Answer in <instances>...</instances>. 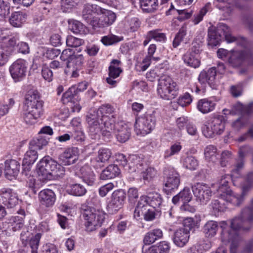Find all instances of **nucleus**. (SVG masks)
Returning <instances> with one entry per match:
<instances>
[{
    "mask_svg": "<svg viewBox=\"0 0 253 253\" xmlns=\"http://www.w3.org/2000/svg\"><path fill=\"white\" fill-rule=\"evenodd\" d=\"M115 112L113 106L106 104L101 105L96 112L86 116V121L92 139L99 138L100 132L105 138H111L114 128Z\"/></svg>",
    "mask_w": 253,
    "mask_h": 253,
    "instance_id": "nucleus-1",
    "label": "nucleus"
},
{
    "mask_svg": "<svg viewBox=\"0 0 253 253\" xmlns=\"http://www.w3.org/2000/svg\"><path fill=\"white\" fill-rule=\"evenodd\" d=\"M253 225V199L251 205L244 208L239 216L236 217L231 221L230 229L228 232H223L222 240L231 243L230 253H236L241 238L238 231L241 229L249 230Z\"/></svg>",
    "mask_w": 253,
    "mask_h": 253,
    "instance_id": "nucleus-2",
    "label": "nucleus"
},
{
    "mask_svg": "<svg viewBox=\"0 0 253 253\" xmlns=\"http://www.w3.org/2000/svg\"><path fill=\"white\" fill-rule=\"evenodd\" d=\"M228 175L222 176L218 183L215 185L218 187L217 190L221 200L226 202L227 204L230 203L235 206H239L243 201L247 188L244 187L241 195L235 194L228 187Z\"/></svg>",
    "mask_w": 253,
    "mask_h": 253,
    "instance_id": "nucleus-3",
    "label": "nucleus"
},
{
    "mask_svg": "<svg viewBox=\"0 0 253 253\" xmlns=\"http://www.w3.org/2000/svg\"><path fill=\"white\" fill-rule=\"evenodd\" d=\"M37 173L41 179H50L51 176H61L64 174V168L49 156L43 157L37 165Z\"/></svg>",
    "mask_w": 253,
    "mask_h": 253,
    "instance_id": "nucleus-4",
    "label": "nucleus"
},
{
    "mask_svg": "<svg viewBox=\"0 0 253 253\" xmlns=\"http://www.w3.org/2000/svg\"><path fill=\"white\" fill-rule=\"evenodd\" d=\"M81 210L86 231H93L101 226L105 219L102 211L86 205H82Z\"/></svg>",
    "mask_w": 253,
    "mask_h": 253,
    "instance_id": "nucleus-5",
    "label": "nucleus"
},
{
    "mask_svg": "<svg viewBox=\"0 0 253 253\" xmlns=\"http://www.w3.org/2000/svg\"><path fill=\"white\" fill-rule=\"evenodd\" d=\"M208 36V45L212 46L218 45L220 43V42L223 39L228 43L234 42L238 43L236 38L231 35L229 27L223 23L219 24L217 30L214 27L209 28Z\"/></svg>",
    "mask_w": 253,
    "mask_h": 253,
    "instance_id": "nucleus-6",
    "label": "nucleus"
},
{
    "mask_svg": "<svg viewBox=\"0 0 253 253\" xmlns=\"http://www.w3.org/2000/svg\"><path fill=\"white\" fill-rule=\"evenodd\" d=\"M178 87L170 77L163 75L158 80L157 91L162 98L171 100L177 95Z\"/></svg>",
    "mask_w": 253,
    "mask_h": 253,
    "instance_id": "nucleus-7",
    "label": "nucleus"
},
{
    "mask_svg": "<svg viewBox=\"0 0 253 253\" xmlns=\"http://www.w3.org/2000/svg\"><path fill=\"white\" fill-rule=\"evenodd\" d=\"M156 125V117L154 114H146L137 118L134 124L136 133L146 135L154 128Z\"/></svg>",
    "mask_w": 253,
    "mask_h": 253,
    "instance_id": "nucleus-8",
    "label": "nucleus"
},
{
    "mask_svg": "<svg viewBox=\"0 0 253 253\" xmlns=\"http://www.w3.org/2000/svg\"><path fill=\"white\" fill-rule=\"evenodd\" d=\"M126 199V193L124 190L118 189L114 191L107 206L108 212L111 214L117 212L123 207Z\"/></svg>",
    "mask_w": 253,
    "mask_h": 253,
    "instance_id": "nucleus-9",
    "label": "nucleus"
},
{
    "mask_svg": "<svg viewBox=\"0 0 253 253\" xmlns=\"http://www.w3.org/2000/svg\"><path fill=\"white\" fill-rule=\"evenodd\" d=\"M27 69L26 61L22 59L14 61L9 68L10 75L15 83L22 81L25 78Z\"/></svg>",
    "mask_w": 253,
    "mask_h": 253,
    "instance_id": "nucleus-10",
    "label": "nucleus"
},
{
    "mask_svg": "<svg viewBox=\"0 0 253 253\" xmlns=\"http://www.w3.org/2000/svg\"><path fill=\"white\" fill-rule=\"evenodd\" d=\"M18 40L17 37H12L9 38L7 42H0V67L6 64L8 57L14 51Z\"/></svg>",
    "mask_w": 253,
    "mask_h": 253,
    "instance_id": "nucleus-11",
    "label": "nucleus"
},
{
    "mask_svg": "<svg viewBox=\"0 0 253 253\" xmlns=\"http://www.w3.org/2000/svg\"><path fill=\"white\" fill-rule=\"evenodd\" d=\"M164 174L166 179L165 186L168 188L164 190L169 191L177 188L180 184L179 174L173 168H169L165 169Z\"/></svg>",
    "mask_w": 253,
    "mask_h": 253,
    "instance_id": "nucleus-12",
    "label": "nucleus"
},
{
    "mask_svg": "<svg viewBox=\"0 0 253 253\" xmlns=\"http://www.w3.org/2000/svg\"><path fill=\"white\" fill-rule=\"evenodd\" d=\"M102 12V8L93 4L86 3L84 6L82 11V17L87 23L93 27V22L97 19L96 15Z\"/></svg>",
    "mask_w": 253,
    "mask_h": 253,
    "instance_id": "nucleus-13",
    "label": "nucleus"
},
{
    "mask_svg": "<svg viewBox=\"0 0 253 253\" xmlns=\"http://www.w3.org/2000/svg\"><path fill=\"white\" fill-rule=\"evenodd\" d=\"M100 14L102 15L93 22L94 29L110 26L116 20V15L115 13L110 10L102 8V12Z\"/></svg>",
    "mask_w": 253,
    "mask_h": 253,
    "instance_id": "nucleus-14",
    "label": "nucleus"
},
{
    "mask_svg": "<svg viewBox=\"0 0 253 253\" xmlns=\"http://www.w3.org/2000/svg\"><path fill=\"white\" fill-rule=\"evenodd\" d=\"M118 141L121 143L126 142L130 135V127L123 122L114 123V131Z\"/></svg>",
    "mask_w": 253,
    "mask_h": 253,
    "instance_id": "nucleus-15",
    "label": "nucleus"
},
{
    "mask_svg": "<svg viewBox=\"0 0 253 253\" xmlns=\"http://www.w3.org/2000/svg\"><path fill=\"white\" fill-rule=\"evenodd\" d=\"M208 124L210 126L212 134L209 133L210 137H212V134H221L225 128V120L224 117L221 115H214L209 120Z\"/></svg>",
    "mask_w": 253,
    "mask_h": 253,
    "instance_id": "nucleus-16",
    "label": "nucleus"
},
{
    "mask_svg": "<svg viewBox=\"0 0 253 253\" xmlns=\"http://www.w3.org/2000/svg\"><path fill=\"white\" fill-rule=\"evenodd\" d=\"M8 208L14 207L18 202L17 196L10 189L3 188L0 190V201Z\"/></svg>",
    "mask_w": 253,
    "mask_h": 253,
    "instance_id": "nucleus-17",
    "label": "nucleus"
},
{
    "mask_svg": "<svg viewBox=\"0 0 253 253\" xmlns=\"http://www.w3.org/2000/svg\"><path fill=\"white\" fill-rule=\"evenodd\" d=\"M20 164L15 160H7L4 163V172L10 180L15 179L19 172Z\"/></svg>",
    "mask_w": 253,
    "mask_h": 253,
    "instance_id": "nucleus-18",
    "label": "nucleus"
},
{
    "mask_svg": "<svg viewBox=\"0 0 253 253\" xmlns=\"http://www.w3.org/2000/svg\"><path fill=\"white\" fill-rule=\"evenodd\" d=\"M78 154V148L74 147L68 148L59 155V161L64 165H70L75 162Z\"/></svg>",
    "mask_w": 253,
    "mask_h": 253,
    "instance_id": "nucleus-19",
    "label": "nucleus"
},
{
    "mask_svg": "<svg viewBox=\"0 0 253 253\" xmlns=\"http://www.w3.org/2000/svg\"><path fill=\"white\" fill-rule=\"evenodd\" d=\"M251 148L247 145L243 146L240 148L239 155L240 160L231 170V176L233 178H238L240 175V171L244 165L243 158L251 152Z\"/></svg>",
    "mask_w": 253,
    "mask_h": 253,
    "instance_id": "nucleus-20",
    "label": "nucleus"
},
{
    "mask_svg": "<svg viewBox=\"0 0 253 253\" xmlns=\"http://www.w3.org/2000/svg\"><path fill=\"white\" fill-rule=\"evenodd\" d=\"M190 238V233L185 229L180 228L176 230L172 237L173 243L178 247H183L188 242Z\"/></svg>",
    "mask_w": 253,
    "mask_h": 253,
    "instance_id": "nucleus-21",
    "label": "nucleus"
},
{
    "mask_svg": "<svg viewBox=\"0 0 253 253\" xmlns=\"http://www.w3.org/2000/svg\"><path fill=\"white\" fill-rule=\"evenodd\" d=\"M121 61L117 59H113L110 63L109 67V77L107 78L106 82L109 84L115 85L117 81L115 80L122 72V69L119 67Z\"/></svg>",
    "mask_w": 253,
    "mask_h": 253,
    "instance_id": "nucleus-22",
    "label": "nucleus"
},
{
    "mask_svg": "<svg viewBox=\"0 0 253 253\" xmlns=\"http://www.w3.org/2000/svg\"><path fill=\"white\" fill-rule=\"evenodd\" d=\"M38 157L37 149L32 148L31 146L29 145V149L25 154L23 160V171L22 173L27 175V171L30 170V166L34 164Z\"/></svg>",
    "mask_w": 253,
    "mask_h": 253,
    "instance_id": "nucleus-23",
    "label": "nucleus"
},
{
    "mask_svg": "<svg viewBox=\"0 0 253 253\" xmlns=\"http://www.w3.org/2000/svg\"><path fill=\"white\" fill-rule=\"evenodd\" d=\"M39 197L41 204L46 207L52 206L56 200L55 193L48 189L42 190L39 194Z\"/></svg>",
    "mask_w": 253,
    "mask_h": 253,
    "instance_id": "nucleus-24",
    "label": "nucleus"
},
{
    "mask_svg": "<svg viewBox=\"0 0 253 253\" xmlns=\"http://www.w3.org/2000/svg\"><path fill=\"white\" fill-rule=\"evenodd\" d=\"M248 56V53L245 50L235 51L232 52L228 57V61L232 66L237 67L242 64Z\"/></svg>",
    "mask_w": 253,
    "mask_h": 253,
    "instance_id": "nucleus-25",
    "label": "nucleus"
},
{
    "mask_svg": "<svg viewBox=\"0 0 253 253\" xmlns=\"http://www.w3.org/2000/svg\"><path fill=\"white\" fill-rule=\"evenodd\" d=\"M147 201L145 197L143 196L140 197V200L134 211V216L135 218H137L143 217L150 210L149 207L151 206H149Z\"/></svg>",
    "mask_w": 253,
    "mask_h": 253,
    "instance_id": "nucleus-26",
    "label": "nucleus"
},
{
    "mask_svg": "<svg viewBox=\"0 0 253 253\" xmlns=\"http://www.w3.org/2000/svg\"><path fill=\"white\" fill-rule=\"evenodd\" d=\"M170 249L169 243L164 241L150 247L142 253H169Z\"/></svg>",
    "mask_w": 253,
    "mask_h": 253,
    "instance_id": "nucleus-27",
    "label": "nucleus"
},
{
    "mask_svg": "<svg viewBox=\"0 0 253 253\" xmlns=\"http://www.w3.org/2000/svg\"><path fill=\"white\" fill-rule=\"evenodd\" d=\"M80 177L88 185L91 186L94 183L95 176L88 166L82 167L80 170Z\"/></svg>",
    "mask_w": 253,
    "mask_h": 253,
    "instance_id": "nucleus-28",
    "label": "nucleus"
},
{
    "mask_svg": "<svg viewBox=\"0 0 253 253\" xmlns=\"http://www.w3.org/2000/svg\"><path fill=\"white\" fill-rule=\"evenodd\" d=\"M121 171L117 165H110L101 172L100 178L102 180L111 179L118 176Z\"/></svg>",
    "mask_w": 253,
    "mask_h": 253,
    "instance_id": "nucleus-29",
    "label": "nucleus"
},
{
    "mask_svg": "<svg viewBox=\"0 0 253 253\" xmlns=\"http://www.w3.org/2000/svg\"><path fill=\"white\" fill-rule=\"evenodd\" d=\"M146 198L147 202L149 206L155 209L158 211L162 205L163 198L162 196L157 192L149 193L147 196H144Z\"/></svg>",
    "mask_w": 253,
    "mask_h": 253,
    "instance_id": "nucleus-30",
    "label": "nucleus"
},
{
    "mask_svg": "<svg viewBox=\"0 0 253 253\" xmlns=\"http://www.w3.org/2000/svg\"><path fill=\"white\" fill-rule=\"evenodd\" d=\"M128 167L132 171L142 170L146 166L144 161L137 155H131L128 157Z\"/></svg>",
    "mask_w": 253,
    "mask_h": 253,
    "instance_id": "nucleus-31",
    "label": "nucleus"
},
{
    "mask_svg": "<svg viewBox=\"0 0 253 253\" xmlns=\"http://www.w3.org/2000/svg\"><path fill=\"white\" fill-rule=\"evenodd\" d=\"M163 233L160 229H155L147 233L144 236L143 242L145 245H150L158 240L162 238Z\"/></svg>",
    "mask_w": 253,
    "mask_h": 253,
    "instance_id": "nucleus-32",
    "label": "nucleus"
},
{
    "mask_svg": "<svg viewBox=\"0 0 253 253\" xmlns=\"http://www.w3.org/2000/svg\"><path fill=\"white\" fill-rule=\"evenodd\" d=\"M192 198V194L190 189L188 187H185L183 190L180 191L178 194L174 196L172 201L174 204H176L178 202L181 201L183 203H189Z\"/></svg>",
    "mask_w": 253,
    "mask_h": 253,
    "instance_id": "nucleus-33",
    "label": "nucleus"
},
{
    "mask_svg": "<svg viewBox=\"0 0 253 253\" xmlns=\"http://www.w3.org/2000/svg\"><path fill=\"white\" fill-rule=\"evenodd\" d=\"M19 214L20 215L13 216L10 219V226L12 231L14 232L19 231L24 227L23 219L25 217V211L21 210Z\"/></svg>",
    "mask_w": 253,
    "mask_h": 253,
    "instance_id": "nucleus-34",
    "label": "nucleus"
},
{
    "mask_svg": "<svg viewBox=\"0 0 253 253\" xmlns=\"http://www.w3.org/2000/svg\"><path fill=\"white\" fill-rule=\"evenodd\" d=\"M27 17L26 14L18 11L12 13L9 21L13 27H20L25 22Z\"/></svg>",
    "mask_w": 253,
    "mask_h": 253,
    "instance_id": "nucleus-35",
    "label": "nucleus"
},
{
    "mask_svg": "<svg viewBox=\"0 0 253 253\" xmlns=\"http://www.w3.org/2000/svg\"><path fill=\"white\" fill-rule=\"evenodd\" d=\"M42 102H43L41 100L40 93L37 90H30L28 91L25 96V104L27 106Z\"/></svg>",
    "mask_w": 253,
    "mask_h": 253,
    "instance_id": "nucleus-36",
    "label": "nucleus"
},
{
    "mask_svg": "<svg viewBox=\"0 0 253 253\" xmlns=\"http://www.w3.org/2000/svg\"><path fill=\"white\" fill-rule=\"evenodd\" d=\"M140 6L144 11L153 12L158 6V0H140Z\"/></svg>",
    "mask_w": 253,
    "mask_h": 253,
    "instance_id": "nucleus-37",
    "label": "nucleus"
},
{
    "mask_svg": "<svg viewBox=\"0 0 253 253\" xmlns=\"http://www.w3.org/2000/svg\"><path fill=\"white\" fill-rule=\"evenodd\" d=\"M192 191L197 200L201 203L205 202V185L203 183H197L192 187Z\"/></svg>",
    "mask_w": 253,
    "mask_h": 253,
    "instance_id": "nucleus-38",
    "label": "nucleus"
},
{
    "mask_svg": "<svg viewBox=\"0 0 253 253\" xmlns=\"http://www.w3.org/2000/svg\"><path fill=\"white\" fill-rule=\"evenodd\" d=\"M111 150L108 148H101L98 152L95 160L97 163H100L103 164L107 162L112 156Z\"/></svg>",
    "mask_w": 253,
    "mask_h": 253,
    "instance_id": "nucleus-39",
    "label": "nucleus"
},
{
    "mask_svg": "<svg viewBox=\"0 0 253 253\" xmlns=\"http://www.w3.org/2000/svg\"><path fill=\"white\" fill-rule=\"evenodd\" d=\"M69 29L75 34H84L86 32L85 26L77 20L69 21Z\"/></svg>",
    "mask_w": 253,
    "mask_h": 253,
    "instance_id": "nucleus-40",
    "label": "nucleus"
},
{
    "mask_svg": "<svg viewBox=\"0 0 253 253\" xmlns=\"http://www.w3.org/2000/svg\"><path fill=\"white\" fill-rule=\"evenodd\" d=\"M48 143V138L45 136L39 134V135L32 139L29 145L31 146L32 148L36 149H41Z\"/></svg>",
    "mask_w": 253,
    "mask_h": 253,
    "instance_id": "nucleus-41",
    "label": "nucleus"
},
{
    "mask_svg": "<svg viewBox=\"0 0 253 253\" xmlns=\"http://www.w3.org/2000/svg\"><path fill=\"white\" fill-rule=\"evenodd\" d=\"M84 57L82 54H74L72 55L69 60L67 62V67L75 68L76 69H81L84 62Z\"/></svg>",
    "mask_w": 253,
    "mask_h": 253,
    "instance_id": "nucleus-42",
    "label": "nucleus"
},
{
    "mask_svg": "<svg viewBox=\"0 0 253 253\" xmlns=\"http://www.w3.org/2000/svg\"><path fill=\"white\" fill-rule=\"evenodd\" d=\"M67 192L76 196H82L86 193V189L80 184H75L69 186L67 190Z\"/></svg>",
    "mask_w": 253,
    "mask_h": 253,
    "instance_id": "nucleus-43",
    "label": "nucleus"
},
{
    "mask_svg": "<svg viewBox=\"0 0 253 253\" xmlns=\"http://www.w3.org/2000/svg\"><path fill=\"white\" fill-rule=\"evenodd\" d=\"M183 58L184 62L190 67L196 68L200 65V61L193 52H187L184 55Z\"/></svg>",
    "mask_w": 253,
    "mask_h": 253,
    "instance_id": "nucleus-44",
    "label": "nucleus"
},
{
    "mask_svg": "<svg viewBox=\"0 0 253 253\" xmlns=\"http://www.w3.org/2000/svg\"><path fill=\"white\" fill-rule=\"evenodd\" d=\"M216 71L215 67L209 69L207 72V83H208L211 89H216L215 77Z\"/></svg>",
    "mask_w": 253,
    "mask_h": 253,
    "instance_id": "nucleus-45",
    "label": "nucleus"
},
{
    "mask_svg": "<svg viewBox=\"0 0 253 253\" xmlns=\"http://www.w3.org/2000/svg\"><path fill=\"white\" fill-rule=\"evenodd\" d=\"M123 40V37H119L116 35L111 34L104 36L101 39V42L105 45H110L115 44Z\"/></svg>",
    "mask_w": 253,
    "mask_h": 253,
    "instance_id": "nucleus-46",
    "label": "nucleus"
},
{
    "mask_svg": "<svg viewBox=\"0 0 253 253\" xmlns=\"http://www.w3.org/2000/svg\"><path fill=\"white\" fill-rule=\"evenodd\" d=\"M160 31V30L156 29L148 32V38L158 42H165L167 39L165 34L161 33Z\"/></svg>",
    "mask_w": 253,
    "mask_h": 253,
    "instance_id": "nucleus-47",
    "label": "nucleus"
},
{
    "mask_svg": "<svg viewBox=\"0 0 253 253\" xmlns=\"http://www.w3.org/2000/svg\"><path fill=\"white\" fill-rule=\"evenodd\" d=\"M185 168L190 170H195L198 166L197 160L193 156H187L183 161Z\"/></svg>",
    "mask_w": 253,
    "mask_h": 253,
    "instance_id": "nucleus-48",
    "label": "nucleus"
},
{
    "mask_svg": "<svg viewBox=\"0 0 253 253\" xmlns=\"http://www.w3.org/2000/svg\"><path fill=\"white\" fill-rule=\"evenodd\" d=\"M187 33L186 28L185 27H182L179 30L178 32L175 35V37L173 41V46L175 48L177 47L181 42L183 41Z\"/></svg>",
    "mask_w": 253,
    "mask_h": 253,
    "instance_id": "nucleus-49",
    "label": "nucleus"
},
{
    "mask_svg": "<svg viewBox=\"0 0 253 253\" xmlns=\"http://www.w3.org/2000/svg\"><path fill=\"white\" fill-rule=\"evenodd\" d=\"M66 44L69 47H77L82 45L84 42L80 39L74 37L72 36H69L66 38Z\"/></svg>",
    "mask_w": 253,
    "mask_h": 253,
    "instance_id": "nucleus-50",
    "label": "nucleus"
},
{
    "mask_svg": "<svg viewBox=\"0 0 253 253\" xmlns=\"http://www.w3.org/2000/svg\"><path fill=\"white\" fill-rule=\"evenodd\" d=\"M43 102L36 103L35 104L27 106V109L35 116L40 118L43 113Z\"/></svg>",
    "mask_w": 253,
    "mask_h": 253,
    "instance_id": "nucleus-51",
    "label": "nucleus"
},
{
    "mask_svg": "<svg viewBox=\"0 0 253 253\" xmlns=\"http://www.w3.org/2000/svg\"><path fill=\"white\" fill-rule=\"evenodd\" d=\"M235 108L244 114L250 115L253 113V102L250 103L247 105H244L241 103H238Z\"/></svg>",
    "mask_w": 253,
    "mask_h": 253,
    "instance_id": "nucleus-52",
    "label": "nucleus"
},
{
    "mask_svg": "<svg viewBox=\"0 0 253 253\" xmlns=\"http://www.w3.org/2000/svg\"><path fill=\"white\" fill-rule=\"evenodd\" d=\"M41 238V234L37 233L30 240L29 245L32 250V253H38V249Z\"/></svg>",
    "mask_w": 253,
    "mask_h": 253,
    "instance_id": "nucleus-53",
    "label": "nucleus"
},
{
    "mask_svg": "<svg viewBox=\"0 0 253 253\" xmlns=\"http://www.w3.org/2000/svg\"><path fill=\"white\" fill-rule=\"evenodd\" d=\"M181 146L179 143H175L172 144L169 149L166 150L164 157L165 159L177 154L181 149Z\"/></svg>",
    "mask_w": 253,
    "mask_h": 253,
    "instance_id": "nucleus-54",
    "label": "nucleus"
},
{
    "mask_svg": "<svg viewBox=\"0 0 253 253\" xmlns=\"http://www.w3.org/2000/svg\"><path fill=\"white\" fill-rule=\"evenodd\" d=\"M23 118L25 123L29 125L34 124L39 118L28 109L27 111L23 113Z\"/></svg>",
    "mask_w": 253,
    "mask_h": 253,
    "instance_id": "nucleus-55",
    "label": "nucleus"
},
{
    "mask_svg": "<svg viewBox=\"0 0 253 253\" xmlns=\"http://www.w3.org/2000/svg\"><path fill=\"white\" fill-rule=\"evenodd\" d=\"M76 89L74 87H70L62 96V100L64 104H72V100L75 94Z\"/></svg>",
    "mask_w": 253,
    "mask_h": 253,
    "instance_id": "nucleus-56",
    "label": "nucleus"
},
{
    "mask_svg": "<svg viewBox=\"0 0 253 253\" xmlns=\"http://www.w3.org/2000/svg\"><path fill=\"white\" fill-rule=\"evenodd\" d=\"M141 176L144 180H149L156 176V170L152 167L147 168L145 170H141Z\"/></svg>",
    "mask_w": 253,
    "mask_h": 253,
    "instance_id": "nucleus-57",
    "label": "nucleus"
},
{
    "mask_svg": "<svg viewBox=\"0 0 253 253\" xmlns=\"http://www.w3.org/2000/svg\"><path fill=\"white\" fill-rule=\"evenodd\" d=\"M10 5L8 2L0 0V20L4 19L9 13Z\"/></svg>",
    "mask_w": 253,
    "mask_h": 253,
    "instance_id": "nucleus-58",
    "label": "nucleus"
},
{
    "mask_svg": "<svg viewBox=\"0 0 253 253\" xmlns=\"http://www.w3.org/2000/svg\"><path fill=\"white\" fill-rule=\"evenodd\" d=\"M222 201H219L217 200H213L210 207L212 209L214 213L218 211H224L227 208L225 203H222Z\"/></svg>",
    "mask_w": 253,
    "mask_h": 253,
    "instance_id": "nucleus-59",
    "label": "nucleus"
},
{
    "mask_svg": "<svg viewBox=\"0 0 253 253\" xmlns=\"http://www.w3.org/2000/svg\"><path fill=\"white\" fill-rule=\"evenodd\" d=\"M60 54V50L53 48H45L43 52V56L49 59H53Z\"/></svg>",
    "mask_w": 253,
    "mask_h": 253,
    "instance_id": "nucleus-60",
    "label": "nucleus"
},
{
    "mask_svg": "<svg viewBox=\"0 0 253 253\" xmlns=\"http://www.w3.org/2000/svg\"><path fill=\"white\" fill-rule=\"evenodd\" d=\"M183 227H181L182 228H185L187 229L189 233H190V231L192 230L195 227H199V224L198 221H197L196 223H195L193 218L191 217H188L185 218L183 220Z\"/></svg>",
    "mask_w": 253,
    "mask_h": 253,
    "instance_id": "nucleus-61",
    "label": "nucleus"
},
{
    "mask_svg": "<svg viewBox=\"0 0 253 253\" xmlns=\"http://www.w3.org/2000/svg\"><path fill=\"white\" fill-rule=\"evenodd\" d=\"M217 225L215 222L212 221L207 223V234H209V237L214 236L216 232Z\"/></svg>",
    "mask_w": 253,
    "mask_h": 253,
    "instance_id": "nucleus-62",
    "label": "nucleus"
},
{
    "mask_svg": "<svg viewBox=\"0 0 253 253\" xmlns=\"http://www.w3.org/2000/svg\"><path fill=\"white\" fill-rule=\"evenodd\" d=\"M192 101L191 95L189 93H186L184 95L179 97L177 103L182 107H184L190 104Z\"/></svg>",
    "mask_w": 253,
    "mask_h": 253,
    "instance_id": "nucleus-63",
    "label": "nucleus"
},
{
    "mask_svg": "<svg viewBox=\"0 0 253 253\" xmlns=\"http://www.w3.org/2000/svg\"><path fill=\"white\" fill-rule=\"evenodd\" d=\"M115 187L114 184L110 182L102 186L98 190L100 196L105 197L108 192L111 191Z\"/></svg>",
    "mask_w": 253,
    "mask_h": 253,
    "instance_id": "nucleus-64",
    "label": "nucleus"
}]
</instances>
